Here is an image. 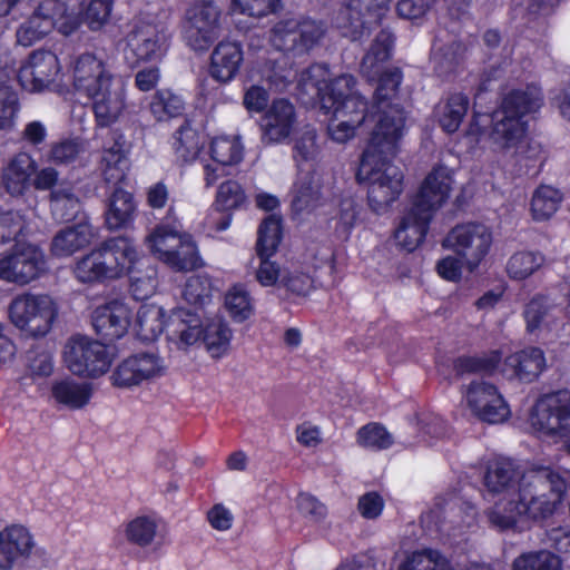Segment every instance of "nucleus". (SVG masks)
Here are the masks:
<instances>
[{
  "instance_id": "obj_24",
  "label": "nucleus",
  "mask_w": 570,
  "mask_h": 570,
  "mask_svg": "<svg viewBox=\"0 0 570 570\" xmlns=\"http://www.w3.org/2000/svg\"><path fill=\"white\" fill-rule=\"evenodd\" d=\"M101 127L116 122L126 108V86L120 77L87 97Z\"/></svg>"
},
{
  "instance_id": "obj_11",
  "label": "nucleus",
  "mask_w": 570,
  "mask_h": 570,
  "mask_svg": "<svg viewBox=\"0 0 570 570\" xmlns=\"http://www.w3.org/2000/svg\"><path fill=\"white\" fill-rule=\"evenodd\" d=\"M222 10L214 0H193L186 10L184 39L195 51L207 50L219 36Z\"/></svg>"
},
{
  "instance_id": "obj_44",
  "label": "nucleus",
  "mask_w": 570,
  "mask_h": 570,
  "mask_svg": "<svg viewBox=\"0 0 570 570\" xmlns=\"http://www.w3.org/2000/svg\"><path fill=\"white\" fill-rule=\"evenodd\" d=\"M244 146L237 136H218L212 140L210 156L222 166H233L243 159Z\"/></svg>"
},
{
  "instance_id": "obj_15",
  "label": "nucleus",
  "mask_w": 570,
  "mask_h": 570,
  "mask_svg": "<svg viewBox=\"0 0 570 570\" xmlns=\"http://www.w3.org/2000/svg\"><path fill=\"white\" fill-rule=\"evenodd\" d=\"M47 269L45 254L32 244L18 243L12 253L0 258V279L26 285Z\"/></svg>"
},
{
  "instance_id": "obj_1",
  "label": "nucleus",
  "mask_w": 570,
  "mask_h": 570,
  "mask_svg": "<svg viewBox=\"0 0 570 570\" xmlns=\"http://www.w3.org/2000/svg\"><path fill=\"white\" fill-rule=\"evenodd\" d=\"M567 490L568 482L559 471L532 466L522 473L514 498L498 499L487 510L488 521L500 531L514 530L530 521H544L553 515Z\"/></svg>"
},
{
  "instance_id": "obj_3",
  "label": "nucleus",
  "mask_w": 570,
  "mask_h": 570,
  "mask_svg": "<svg viewBox=\"0 0 570 570\" xmlns=\"http://www.w3.org/2000/svg\"><path fill=\"white\" fill-rule=\"evenodd\" d=\"M137 259V249L129 238L112 237L78 259L73 275L83 284L99 283L120 277L131 269Z\"/></svg>"
},
{
  "instance_id": "obj_62",
  "label": "nucleus",
  "mask_w": 570,
  "mask_h": 570,
  "mask_svg": "<svg viewBox=\"0 0 570 570\" xmlns=\"http://www.w3.org/2000/svg\"><path fill=\"white\" fill-rule=\"evenodd\" d=\"M115 0H85L82 4L83 20L91 30H99L111 16Z\"/></svg>"
},
{
  "instance_id": "obj_4",
  "label": "nucleus",
  "mask_w": 570,
  "mask_h": 570,
  "mask_svg": "<svg viewBox=\"0 0 570 570\" xmlns=\"http://www.w3.org/2000/svg\"><path fill=\"white\" fill-rule=\"evenodd\" d=\"M80 26L79 18L68 12L65 2L59 0H42L33 12L18 27L17 42L30 47L41 40L53 29L61 35L69 36Z\"/></svg>"
},
{
  "instance_id": "obj_32",
  "label": "nucleus",
  "mask_w": 570,
  "mask_h": 570,
  "mask_svg": "<svg viewBox=\"0 0 570 570\" xmlns=\"http://www.w3.org/2000/svg\"><path fill=\"white\" fill-rule=\"evenodd\" d=\"M210 75L218 81L227 82L238 73L244 60L240 43L220 41L212 52Z\"/></svg>"
},
{
  "instance_id": "obj_57",
  "label": "nucleus",
  "mask_w": 570,
  "mask_h": 570,
  "mask_svg": "<svg viewBox=\"0 0 570 570\" xmlns=\"http://www.w3.org/2000/svg\"><path fill=\"white\" fill-rule=\"evenodd\" d=\"M225 306L230 317L236 322L246 321L254 312L249 293L242 286H234L227 292Z\"/></svg>"
},
{
  "instance_id": "obj_45",
  "label": "nucleus",
  "mask_w": 570,
  "mask_h": 570,
  "mask_svg": "<svg viewBox=\"0 0 570 570\" xmlns=\"http://www.w3.org/2000/svg\"><path fill=\"white\" fill-rule=\"evenodd\" d=\"M399 570H454L450 561L438 550L423 549L409 554Z\"/></svg>"
},
{
  "instance_id": "obj_60",
  "label": "nucleus",
  "mask_w": 570,
  "mask_h": 570,
  "mask_svg": "<svg viewBox=\"0 0 570 570\" xmlns=\"http://www.w3.org/2000/svg\"><path fill=\"white\" fill-rule=\"evenodd\" d=\"M19 111L18 92L8 85H0V129L11 130L16 125Z\"/></svg>"
},
{
  "instance_id": "obj_5",
  "label": "nucleus",
  "mask_w": 570,
  "mask_h": 570,
  "mask_svg": "<svg viewBox=\"0 0 570 570\" xmlns=\"http://www.w3.org/2000/svg\"><path fill=\"white\" fill-rule=\"evenodd\" d=\"M394 37L389 30H381L361 62V72L368 80L379 79V86L374 94V105H394L402 81V72L397 68L384 70L383 65L391 58Z\"/></svg>"
},
{
  "instance_id": "obj_30",
  "label": "nucleus",
  "mask_w": 570,
  "mask_h": 570,
  "mask_svg": "<svg viewBox=\"0 0 570 570\" xmlns=\"http://www.w3.org/2000/svg\"><path fill=\"white\" fill-rule=\"evenodd\" d=\"M96 233L94 227L82 220L73 226L60 229L52 238L50 250L56 257H69L91 244Z\"/></svg>"
},
{
  "instance_id": "obj_47",
  "label": "nucleus",
  "mask_w": 570,
  "mask_h": 570,
  "mask_svg": "<svg viewBox=\"0 0 570 570\" xmlns=\"http://www.w3.org/2000/svg\"><path fill=\"white\" fill-rule=\"evenodd\" d=\"M165 264L177 272L191 271L202 266L197 246L190 235L185 234L180 244L166 257Z\"/></svg>"
},
{
  "instance_id": "obj_16",
  "label": "nucleus",
  "mask_w": 570,
  "mask_h": 570,
  "mask_svg": "<svg viewBox=\"0 0 570 570\" xmlns=\"http://www.w3.org/2000/svg\"><path fill=\"white\" fill-rule=\"evenodd\" d=\"M70 73L75 91L85 98L118 78L107 62L92 52H82L73 57Z\"/></svg>"
},
{
  "instance_id": "obj_20",
  "label": "nucleus",
  "mask_w": 570,
  "mask_h": 570,
  "mask_svg": "<svg viewBox=\"0 0 570 570\" xmlns=\"http://www.w3.org/2000/svg\"><path fill=\"white\" fill-rule=\"evenodd\" d=\"M37 542L23 524L12 523L0 528V570H12L32 556Z\"/></svg>"
},
{
  "instance_id": "obj_8",
  "label": "nucleus",
  "mask_w": 570,
  "mask_h": 570,
  "mask_svg": "<svg viewBox=\"0 0 570 570\" xmlns=\"http://www.w3.org/2000/svg\"><path fill=\"white\" fill-rule=\"evenodd\" d=\"M375 126L370 142L362 156L391 158L400 151L405 135V112L399 105H373Z\"/></svg>"
},
{
  "instance_id": "obj_22",
  "label": "nucleus",
  "mask_w": 570,
  "mask_h": 570,
  "mask_svg": "<svg viewBox=\"0 0 570 570\" xmlns=\"http://www.w3.org/2000/svg\"><path fill=\"white\" fill-rule=\"evenodd\" d=\"M453 184L451 169L443 165L432 168L423 180L412 206L432 217L450 197Z\"/></svg>"
},
{
  "instance_id": "obj_40",
  "label": "nucleus",
  "mask_w": 570,
  "mask_h": 570,
  "mask_svg": "<svg viewBox=\"0 0 570 570\" xmlns=\"http://www.w3.org/2000/svg\"><path fill=\"white\" fill-rule=\"evenodd\" d=\"M562 199V193L551 185L537 187L530 203L533 219L547 220L552 217L559 209Z\"/></svg>"
},
{
  "instance_id": "obj_6",
  "label": "nucleus",
  "mask_w": 570,
  "mask_h": 570,
  "mask_svg": "<svg viewBox=\"0 0 570 570\" xmlns=\"http://www.w3.org/2000/svg\"><path fill=\"white\" fill-rule=\"evenodd\" d=\"M57 314L55 301L45 294H19L8 306L10 323L23 335L33 338L50 332Z\"/></svg>"
},
{
  "instance_id": "obj_55",
  "label": "nucleus",
  "mask_w": 570,
  "mask_h": 570,
  "mask_svg": "<svg viewBox=\"0 0 570 570\" xmlns=\"http://www.w3.org/2000/svg\"><path fill=\"white\" fill-rule=\"evenodd\" d=\"M500 361L501 353L499 351H492L482 356L459 357L454 362V371L458 375L491 373L497 368Z\"/></svg>"
},
{
  "instance_id": "obj_64",
  "label": "nucleus",
  "mask_w": 570,
  "mask_h": 570,
  "mask_svg": "<svg viewBox=\"0 0 570 570\" xmlns=\"http://www.w3.org/2000/svg\"><path fill=\"white\" fill-rule=\"evenodd\" d=\"M462 52V46L455 42L452 43L446 49L434 48L432 53V62L434 63V70L440 76H445L449 72L453 71L456 65L459 63V59Z\"/></svg>"
},
{
  "instance_id": "obj_33",
  "label": "nucleus",
  "mask_w": 570,
  "mask_h": 570,
  "mask_svg": "<svg viewBox=\"0 0 570 570\" xmlns=\"http://www.w3.org/2000/svg\"><path fill=\"white\" fill-rule=\"evenodd\" d=\"M432 217L412 206L403 216L394 237L399 246L414 250L424 239Z\"/></svg>"
},
{
  "instance_id": "obj_21",
  "label": "nucleus",
  "mask_w": 570,
  "mask_h": 570,
  "mask_svg": "<svg viewBox=\"0 0 570 570\" xmlns=\"http://www.w3.org/2000/svg\"><path fill=\"white\" fill-rule=\"evenodd\" d=\"M297 125L295 106L285 98H277L261 117L259 128L265 145L281 144L291 137Z\"/></svg>"
},
{
  "instance_id": "obj_23",
  "label": "nucleus",
  "mask_w": 570,
  "mask_h": 570,
  "mask_svg": "<svg viewBox=\"0 0 570 570\" xmlns=\"http://www.w3.org/2000/svg\"><path fill=\"white\" fill-rule=\"evenodd\" d=\"M167 42L164 28L154 23H136L127 36V47L137 61L161 59L166 53Z\"/></svg>"
},
{
  "instance_id": "obj_25",
  "label": "nucleus",
  "mask_w": 570,
  "mask_h": 570,
  "mask_svg": "<svg viewBox=\"0 0 570 570\" xmlns=\"http://www.w3.org/2000/svg\"><path fill=\"white\" fill-rule=\"evenodd\" d=\"M391 0H347L342 14L352 29L351 37L361 39L372 26L379 24L390 10Z\"/></svg>"
},
{
  "instance_id": "obj_50",
  "label": "nucleus",
  "mask_w": 570,
  "mask_h": 570,
  "mask_svg": "<svg viewBox=\"0 0 570 570\" xmlns=\"http://www.w3.org/2000/svg\"><path fill=\"white\" fill-rule=\"evenodd\" d=\"M173 146L178 158L190 161L198 156L203 147V140L198 131L187 120L176 131Z\"/></svg>"
},
{
  "instance_id": "obj_12",
  "label": "nucleus",
  "mask_w": 570,
  "mask_h": 570,
  "mask_svg": "<svg viewBox=\"0 0 570 570\" xmlns=\"http://www.w3.org/2000/svg\"><path fill=\"white\" fill-rule=\"evenodd\" d=\"M443 247L455 252L473 272L488 255L492 245V233L483 224L458 225L443 239Z\"/></svg>"
},
{
  "instance_id": "obj_7",
  "label": "nucleus",
  "mask_w": 570,
  "mask_h": 570,
  "mask_svg": "<svg viewBox=\"0 0 570 570\" xmlns=\"http://www.w3.org/2000/svg\"><path fill=\"white\" fill-rule=\"evenodd\" d=\"M391 160L362 156L358 176L367 181L368 204L376 213L385 212L403 190V174Z\"/></svg>"
},
{
  "instance_id": "obj_17",
  "label": "nucleus",
  "mask_w": 570,
  "mask_h": 570,
  "mask_svg": "<svg viewBox=\"0 0 570 570\" xmlns=\"http://www.w3.org/2000/svg\"><path fill=\"white\" fill-rule=\"evenodd\" d=\"M464 399L472 413L484 422L502 423L510 415L507 402L491 383L471 382L465 389Z\"/></svg>"
},
{
  "instance_id": "obj_59",
  "label": "nucleus",
  "mask_w": 570,
  "mask_h": 570,
  "mask_svg": "<svg viewBox=\"0 0 570 570\" xmlns=\"http://www.w3.org/2000/svg\"><path fill=\"white\" fill-rule=\"evenodd\" d=\"M356 442L362 448L385 450L393 444V436L383 425L370 423L357 431Z\"/></svg>"
},
{
  "instance_id": "obj_27",
  "label": "nucleus",
  "mask_w": 570,
  "mask_h": 570,
  "mask_svg": "<svg viewBox=\"0 0 570 570\" xmlns=\"http://www.w3.org/2000/svg\"><path fill=\"white\" fill-rule=\"evenodd\" d=\"M522 473L510 459H494L488 462L484 474V487L490 493L514 498L520 485Z\"/></svg>"
},
{
  "instance_id": "obj_49",
  "label": "nucleus",
  "mask_w": 570,
  "mask_h": 570,
  "mask_svg": "<svg viewBox=\"0 0 570 570\" xmlns=\"http://www.w3.org/2000/svg\"><path fill=\"white\" fill-rule=\"evenodd\" d=\"M184 109L185 102L181 97L168 89L156 91L149 104V110L158 121L178 117L183 114Z\"/></svg>"
},
{
  "instance_id": "obj_56",
  "label": "nucleus",
  "mask_w": 570,
  "mask_h": 570,
  "mask_svg": "<svg viewBox=\"0 0 570 570\" xmlns=\"http://www.w3.org/2000/svg\"><path fill=\"white\" fill-rule=\"evenodd\" d=\"M28 223L22 214L14 210L0 212V244L21 243L20 238L28 233Z\"/></svg>"
},
{
  "instance_id": "obj_35",
  "label": "nucleus",
  "mask_w": 570,
  "mask_h": 570,
  "mask_svg": "<svg viewBox=\"0 0 570 570\" xmlns=\"http://www.w3.org/2000/svg\"><path fill=\"white\" fill-rule=\"evenodd\" d=\"M82 209L73 185L62 183L50 193V210L57 222L75 219Z\"/></svg>"
},
{
  "instance_id": "obj_36",
  "label": "nucleus",
  "mask_w": 570,
  "mask_h": 570,
  "mask_svg": "<svg viewBox=\"0 0 570 570\" xmlns=\"http://www.w3.org/2000/svg\"><path fill=\"white\" fill-rule=\"evenodd\" d=\"M233 331L222 316L209 318L204 326L203 341L213 358H222L229 352Z\"/></svg>"
},
{
  "instance_id": "obj_26",
  "label": "nucleus",
  "mask_w": 570,
  "mask_h": 570,
  "mask_svg": "<svg viewBox=\"0 0 570 570\" xmlns=\"http://www.w3.org/2000/svg\"><path fill=\"white\" fill-rule=\"evenodd\" d=\"M130 309L120 301H111L96 307L92 325L101 337L114 341L122 337L130 324Z\"/></svg>"
},
{
  "instance_id": "obj_63",
  "label": "nucleus",
  "mask_w": 570,
  "mask_h": 570,
  "mask_svg": "<svg viewBox=\"0 0 570 570\" xmlns=\"http://www.w3.org/2000/svg\"><path fill=\"white\" fill-rule=\"evenodd\" d=\"M85 144L79 139H65L51 145L48 160L58 165H66L75 161L85 153Z\"/></svg>"
},
{
  "instance_id": "obj_13",
  "label": "nucleus",
  "mask_w": 570,
  "mask_h": 570,
  "mask_svg": "<svg viewBox=\"0 0 570 570\" xmlns=\"http://www.w3.org/2000/svg\"><path fill=\"white\" fill-rule=\"evenodd\" d=\"M530 424L543 436L570 440V394L540 399L532 409Z\"/></svg>"
},
{
  "instance_id": "obj_14",
  "label": "nucleus",
  "mask_w": 570,
  "mask_h": 570,
  "mask_svg": "<svg viewBox=\"0 0 570 570\" xmlns=\"http://www.w3.org/2000/svg\"><path fill=\"white\" fill-rule=\"evenodd\" d=\"M167 372L165 358L156 351L136 352L122 360L111 380L117 387H132L163 377Z\"/></svg>"
},
{
  "instance_id": "obj_42",
  "label": "nucleus",
  "mask_w": 570,
  "mask_h": 570,
  "mask_svg": "<svg viewBox=\"0 0 570 570\" xmlns=\"http://www.w3.org/2000/svg\"><path fill=\"white\" fill-rule=\"evenodd\" d=\"M164 331V311L156 305H144L137 312L136 333L141 341H155Z\"/></svg>"
},
{
  "instance_id": "obj_10",
  "label": "nucleus",
  "mask_w": 570,
  "mask_h": 570,
  "mask_svg": "<svg viewBox=\"0 0 570 570\" xmlns=\"http://www.w3.org/2000/svg\"><path fill=\"white\" fill-rule=\"evenodd\" d=\"M355 79L351 75H342L326 86L321 96V106L325 114L362 125L366 119L367 102L353 90Z\"/></svg>"
},
{
  "instance_id": "obj_38",
  "label": "nucleus",
  "mask_w": 570,
  "mask_h": 570,
  "mask_svg": "<svg viewBox=\"0 0 570 570\" xmlns=\"http://www.w3.org/2000/svg\"><path fill=\"white\" fill-rule=\"evenodd\" d=\"M185 234L175 225L159 224L146 236L145 243L151 254L166 263V257L180 244Z\"/></svg>"
},
{
  "instance_id": "obj_43",
  "label": "nucleus",
  "mask_w": 570,
  "mask_h": 570,
  "mask_svg": "<svg viewBox=\"0 0 570 570\" xmlns=\"http://www.w3.org/2000/svg\"><path fill=\"white\" fill-rule=\"evenodd\" d=\"M320 154L321 148L317 144L315 129H305L294 145V159L296 161L297 169L316 170L315 164Z\"/></svg>"
},
{
  "instance_id": "obj_2",
  "label": "nucleus",
  "mask_w": 570,
  "mask_h": 570,
  "mask_svg": "<svg viewBox=\"0 0 570 570\" xmlns=\"http://www.w3.org/2000/svg\"><path fill=\"white\" fill-rule=\"evenodd\" d=\"M541 106L542 91L534 85L508 94L500 107L490 116L489 138L494 148L505 155L521 153L524 149L528 132V122L524 117L538 111Z\"/></svg>"
},
{
  "instance_id": "obj_41",
  "label": "nucleus",
  "mask_w": 570,
  "mask_h": 570,
  "mask_svg": "<svg viewBox=\"0 0 570 570\" xmlns=\"http://www.w3.org/2000/svg\"><path fill=\"white\" fill-rule=\"evenodd\" d=\"M469 109V98L463 94H453L438 107L440 126L449 134L455 132Z\"/></svg>"
},
{
  "instance_id": "obj_19",
  "label": "nucleus",
  "mask_w": 570,
  "mask_h": 570,
  "mask_svg": "<svg viewBox=\"0 0 570 570\" xmlns=\"http://www.w3.org/2000/svg\"><path fill=\"white\" fill-rule=\"evenodd\" d=\"M61 71L58 57L47 50L33 51L20 67L18 78L21 86L32 92L51 89Z\"/></svg>"
},
{
  "instance_id": "obj_28",
  "label": "nucleus",
  "mask_w": 570,
  "mask_h": 570,
  "mask_svg": "<svg viewBox=\"0 0 570 570\" xmlns=\"http://www.w3.org/2000/svg\"><path fill=\"white\" fill-rule=\"evenodd\" d=\"M322 187V177L317 170L297 169L291 189L292 209L297 214L316 209L323 200Z\"/></svg>"
},
{
  "instance_id": "obj_9",
  "label": "nucleus",
  "mask_w": 570,
  "mask_h": 570,
  "mask_svg": "<svg viewBox=\"0 0 570 570\" xmlns=\"http://www.w3.org/2000/svg\"><path fill=\"white\" fill-rule=\"evenodd\" d=\"M62 360L72 374L83 377L101 376L111 365L107 347L82 335H73L67 340Z\"/></svg>"
},
{
  "instance_id": "obj_52",
  "label": "nucleus",
  "mask_w": 570,
  "mask_h": 570,
  "mask_svg": "<svg viewBox=\"0 0 570 570\" xmlns=\"http://www.w3.org/2000/svg\"><path fill=\"white\" fill-rule=\"evenodd\" d=\"M282 238L281 217L269 215L258 228L257 254L258 256H272Z\"/></svg>"
},
{
  "instance_id": "obj_37",
  "label": "nucleus",
  "mask_w": 570,
  "mask_h": 570,
  "mask_svg": "<svg viewBox=\"0 0 570 570\" xmlns=\"http://www.w3.org/2000/svg\"><path fill=\"white\" fill-rule=\"evenodd\" d=\"M173 335L180 347H188L199 341L204 334L202 316L179 308L171 316Z\"/></svg>"
},
{
  "instance_id": "obj_34",
  "label": "nucleus",
  "mask_w": 570,
  "mask_h": 570,
  "mask_svg": "<svg viewBox=\"0 0 570 570\" xmlns=\"http://www.w3.org/2000/svg\"><path fill=\"white\" fill-rule=\"evenodd\" d=\"M50 393L59 405L70 410H80L90 402L92 385L88 382L65 377L52 382Z\"/></svg>"
},
{
  "instance_id": "obj_31",
  "label": "nucleus",
  "mask_w": 570,
  "mask_h": 570,
  "mask_svg": "<svg viewBox=\"0 0 570 570\" xmlns=\"http://www.w3.org/2000/svg\"><path fill=\"white\" fill-rule=\"evenodd\" d=\"M36 160L28 153H18L2 170V184L12 196L23 195L31 186Z\"/></svg>"
},
{
  "instance_id": "obj_54",
  "label": "nucleus",
  "mask_w": 570,
  "mask_h": 570,
  "mask_svg": "<svg viewBox=\"0 0 570 570\" xmlns=\"http://www.w3.org/2000/svg\"><path fill=\"white\" fill-rule=\"evenodd\" d=\"M213 284L207 275L190 276L183 289L184 299L190 305L204 307L213 297Z\"/></svg>"
},
{
  "instance_id": "obj_18",
  "label": "nucleus",
  "mask_w": 570,
  "mask_h": 570,
  "mask_svg": "<svg viewBox=\"0 0 570 570\" xmlns=\"http://www.w3.org/2000/svg\"><path fill=\"white\" fill-rule=\"evenodd\" d=\"M323 36L322 27L312 20L281 21L272 30L271 42L281 51L305 52Z\"/></svg>"
},
{
  "instance_id": "obj_58",
  "label": "nucleus",
  "mask_w": 570,
  "mask_h": 570,
  "mask_svg": "<svg viewBox=\"0 0 570 570\" xmlns=\"http://www.w3.org/2000/svg\"><path fill=\"white\" fill-rule=\"evenodd\" d=\"M513 570H561V560L546 550L523 553L513 561Z\"/></svg>"
},
{
  "instance_id": "obj_29",
  "label": "nucleus",
  "mask_w": 570,
  "mask_h": 570,
  "mask_svg": "<svg viewBox=\"0 0 570 570\" xmlns=\"http://www.w3.org/2000/svg\"><path fill=\"white\" fill-rule=\"evenodd\" d=\"M546 366L542 350L528 347L505 357L501 372L509 380L534 381Z\"/></svg>"
},
{
  "instance_id": "obj_46",
  "label": "nucleus",
  "mask_w": 570,
  "mask_h": 570,
  "mask_svg": "<svg viewBox=\"0 0 570 570\" xmlns=\"http://www.w3.org/2000/svg\"><path fill=\"white\" fill-rule=\"evenodd\" d=\"M544 263L546 257L540 252H517L507 263V273L511 278L522 281L534 274Z\"/></svg>"
},
{
  "instance_id": "obj_39",
  "label": "nucleus",
  "mask_w": 570,
  "mask_h": 570,
  "mask_svg": "<svg viewBox=\"0 0 570 570\" xmlns=\"http://www.w3.org/2000/svg\"><path fill=\"white\" fill-rule=\"evenodd\" d=\"M136 205L129 191L116 189L108 203L106 210V225L109 229L116 230L126 227L131 223Z\"/></svg>"
},
{
  "instance_id": "obj_61",
  "label": "nucleus",
  "mask_w": 570,
  "mask_h": 570,
  "mask_svg": "<svg viewBox=\"0 0 570 570\" xmlns=\"http://www.w3.org/2000/svg\"><path fill=\"white\" fill-rule=\"evenodd\" d=\"M246 195L242 186L235 180H227L219 185L215 206L219 210H234L243 207Z\"/></svg>"
},
{
  "instance_id": "obj_48",
  "label": "nucleus",
  "mask_w": 570,
  "mask_h": 570,
  "mask_svg": "<svg viewBox=\"0 0 570 570\" xmlns=\"http://www.w3.org/2000/svg\"><path fill=\"white\" fill-rule=\"evenodd\" d=\"M24 367L32 380L47 379L53 374L55 358L52 353L42 345H35L26 354Z\"/></svg>"
},
{
  "instance_id": "obj_51",
  "label": "nucleus",
  "mask_w": 570,
  "mask_h": 570,
  "mask_svg": "<svg viewBox=\"0 0 570 570\" xmlns=\"http://www.w3.org/2000/svg\"><path fill=\"white\" fill-rule=\"evenodd\" d=\"M100 168L102 176L108 183H117L124 179L128 168L125 151L118 144L106 148L101 156Z\"/></svg>"
},
{
  "instance_id": "obj_53",
  "label": "nucleus",
  "mask_w": 570,
  "mask_h": 570,
  "mask_svg": "<svg viewBox=\"0 0 570 570\" xmlns=\"http://www.w3.org/2000/svg\"><path fill=\"white\" fill-rule=\"evenodd\" d=\"M157 522L146 515L136 517L125 528V535L128 542L145 548L153 543L157 534Z\"/></svg>"
}]
</instances>
